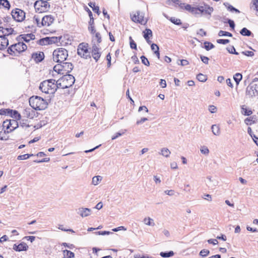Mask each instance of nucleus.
Listing matches in <instances>:
<instances>
[{
	"label": "nucleus",
	"mask_w": 258,
	"mask_h": 258,
	"mask_svg": "<svg viewBox=\"0 0 258 258\" xmlns=\"http://www.w3.org/2000/svg\"><path fill=\"white\" fill-rule=\"evenodd\" d=\"M241 113L242 114H243L244 115L249 116L252 113V111L251 109L245 108L244 105L242 106L241 107Z\"/></svg>",
	"instance_id": "473e14b6"
},
{
	"label": "nucleus",
	"mask_w": 258,
	"mask_h": 258,
	"mask_svg": "<svg viewBox=\"0 0 258 258\" xmlns=\"http://www.w3.org/2000/svg\"><path fill=\"white\" fill-rule=\"evenodd\" d=\"M210 253V251L208 249H203L200 252V255L202 257L207 256Z\"/></svg>",
	"instance_id": "6e6d98bb"
},
{
	"label": "nucleus",
	"mask_w": 258,
	"mask_h": 258,
	"mask_svg": "<svg viewBox=\"0 0 258 258\" xmlns=\"http://www.w3.org/2000/svg\"><path fill=\"white\" fill-rule=\"evenodd\" d=\"M126 132V130L122 131L121 132H119L116 133L114 136H113L111 138L112 140H114L116 139H117L118 137L123 135L125 132Z\"/></svg>",
	"instance_id": "603ef678"
},
{
	"label": "nucleus",
	"mask_w": 258,
	"mask_h": 258,
	"mask_svg": "<svg viewBox=\"0 0 258 258\" xmlns=\"http://www.w3.org/2000/svg\"><path fill=\"white\" fill-rule=\"evenodd\" d=\"M200 14L203 15H211L212 13L213 12V8L207 4L204 3V6H200L196 7Z\"/></svg>",
	"instance_id": "9b49d317"
},
{
	"label": "nucleus",
	"mask_w": 258,
	"mask_h": 258,
	"mask_svg": "<svg viewBox=\"0 0 258 258\" xmlns=\"http://www.w3.org/2000/svg\"><path fill=\"white\" fill-rule=\"evenodd\" d=\"M60 81L67 86V89L70 88L75 83V77L71 74H66L60 78Z\"/></svg>",
	"instance_id": "9d476101"
},
{
	"label": "nucleus",
	"mask_w": 258,
	"mask_h": 258,
	"mask_svg": "<svg viewBox=\"0 0 258 258\" xmlns=\"http://www.w3.org/2000/svg\"><path fill=\"white\" fill-rule=\"evenodd\" d=\"M6 123H9L10 126V131H5V134H8L13 131L14 130L17 128L19 126L18 121L14 119H7Z\"/></svg>",
	"instance_id": "2eb2a0df"
},
{
	"label": "nucleus",
	"mask_w": 258,
	"mask_h": 258,
	"mask_svg": "<svg viewBox=\"0 0 258 258\" xmlns=\"http://www.w3.org/2000/svg\"><path fill=\"white\" fill-rule=\"evenodd\" d=\"M169 4L171 3H173V5L175 6H178L180 9L183 10V7L185 5L184 3H182L179 0H169Z\"/></svg>",
	"instance_id": "c85d7f7f"
},
{
	"label": "nucleus",
	"mask_w": 258,
	"mask_h": 258,
	"mask_svg": "<svg viewBox=\"0 0 258 258\" xmlns=\"http://www.w3.org/2000/svg\"><path fill=\"white\" fill-rule=\"evenodd\" d=\"M257 116L255 115H253L249 117L245 118L244 121L246 125H251L252 124L255 123L257 122Z\"/></svg>",
	"instance_id": "393cba45"
},
{
	"label": "nucleus",
	"mask_w": 258,
	"mask_h": 258,
	"mask_svg": "<svg viewBox=\"0 0 258 258\" xmlns=\"http://www.w3.org/2000/svg\"><path fill=\"white\" fill-rule=\"evenodd\" d=\"M211 130L214 135L216 136H219L220 135V132L219 125L216 124L212 125L211 126Z\"/></svg>",
	"instance_id": "72a5a7b5"
},
{
	"label": "nucleus",
	"mask_w": 258,
	"mask_h": 258,
	"mask_svg": "<svg viewBox=\"0 0 258 258\" xmlns=\"http://www.w3.org/2000/svg\"><path fill=\"white\" fill-rule=\"evenodd\" d=\"M209 111L211 112V113H215L217 111V108L216 106H215L214 105H210L209 106Z\"/></svg>",
	"instance_id": "338daca9"
},
{
	"label": "nucleus",
	"mask_w": 258,
	"mask_h": 258,
	"mask_svg": "<svg viewBox=\"0 0 258 258\" xmlns=\"http://www.w3.org/2000/svg\"><path fill=\"white\" fill-rule=\"evenodd\" d=\"M0 32L2 33V34H1V35L4 36L5 37H7V36H9L12 34L16 35L17 34V31H15L14 29L11 27V26H1Z\"/></svg>",
	"instance_id": "f8f14e48"
},
{
	"label": "nucleus",
	"mask_w": 258,
	"mask_h": 258,
	"mask_svg": "<svg viewBox=\"0 0 258 258\" xmlns=\"http://www.w3.org/2000/svg\"><path fill=\"white\" fill-rule=\"evenodd\" d=\"M35 38V35L32 33L27 34H21L17 38V40L20 41V39L23 40L26 42H29L31 40H34Z\"/></svg>",
	"instance_id": "f3484780"
},
{
	"label": "nucleus",
	"mask_w": 258,
	"mask_h": 258,
	"mask_svg": "<svg viewBox=\"0 0 258 258\" xmlns=\"http://www.w3.org/2000/svg\"><path fill=\"white\" fill-rule=\"evenodd\" d=\"M91 213V210L87 208H80L77 210V214L80 215L82 217H86Z\"/></svg>",
	"instance_id": "a211bd4d"
},
{
	"label": "nucleus",
	"mask_w": 258,
	"mask_h": 258,
	"mask_svg": "<svg viewBox=\"0 0 258 258\" xmlns=\"http://www.w3.org/2000/svg\"><path fill=\"white\" fill-rule=\"evenodd\" d=\"M151 50L155 53V51L156 50L159 49V46L155 43H151Z\"/></svg>",
	"instance_id": "69168bd1"
},
{
	"label": "nucleus",
	"mask_w": 258,
	"mask_h": 258,
	"mask_svg": "<svg viewBox=\"0 0 258 258\" xmlns=\"http://www.w3.org/2000/svg\"><path fill=\"white\" fill-rule=\"evenodd\" d=\"M169 20L174 24L176 25H181L182 23L181 20L179 19H177L175 17H171Z\"/></svg>",
	"instance_id": "a18cd8bd"
},
{
	"label": "nucleus",
	"mask_w": 258,
	"mask_h": 258,
	"mask_svg": "<svg viewBox=\"0 0 258 258\" xmlns=\"http://www.w3.org/2000/svg\"><path fill=\"white\" fill-rule=\"evenodd\" d=\"M27 119H22L20 121V126L24 127L25 126L29 127V125L27 124Z\"/></svg>",
	"instance_id": "680f3d73"
},
{
	"label": "nucleus",
	"mask_w": 258,
	"mask_h": 258,
	"mask_svg": "<svg viewBox=\"0 0 258 258\" xmlns=\"http://www.w3.org/2000/svg\"><path fill=\"white\" fill-rule=\"evenodd\" d=\"M1 6L9 10L11 7V5L8 0H0V7Z\"/></svg>",
	"instance_id": "f704fd0d"
},
{
	"label": "nucleus",
	"mask_w": 258,
	"mask_h": 258,
	"mask_svg": "<svg viewBox=\"0 0 258 258\" xmlns=\"http://www.w3.org/2000/svg\"><path fill=\"white\" fill-rule=\"evenodd\" d=\"M33 19L38 27H41L42 26H43V22L42 20L41 22H40V19L37 16L35 15L33 17Z\"/></svg>",
	"instance_id": "37998d69"
},
{
	"label": "nucleus",
	"mask_w": 258,
	"mask_h": 258,
	"mask_svg": "<svg viewBox=\"0 0 258 258\" xmlns=\"http://www.w3.org/2000/svg\"><path fill=\"white\" fill-rule=\"evenodd\" d=\"M101 177L100 176H96L93 177L92 178V184L96 185H97L99 183V181L101 180Z\"/></svg>",
	"instance_id": "3c124183"
},
{
	"label": "nucleus",
	"mask_w": 258,
	"mask_h": 258,
	"mask_svg": "<svg viewBox=\"0 0 258 258\" xmlns=\"http://www.w3.org/2000/svg\"><path fill=\"white\" fill-rule=\"evenodd\" d=\"M246 95L250 98H253L258 95V85L250 83L246 88Z\"/></svg>",
	"instance_id": "1a4fd4ad"
},
{
	"label": "nucleus",
	"mask_w": 258,
	"mask_h": 258,
	"mask_svg": "<svg viewBox=\"0 0 258 258\" xmlns=\"http://www.w3.org/2000/svg\"><path fill=\"white\" fill-rule=\"evenodd\" d=\"M9 45V40L7 37L0 35V50H5Z\"/></svg>",
	"instance_id": "4be33fe9"
},
{
	"label": "nucleus",
	"mask_w": 258,
	"mask_h": 258,
	"mask_svg": "<svg viewBox=\"0 0 258 258\" xmlns=\"http://www.w3.org/2000/svg\"><path fill=\"white\" fill-rule=\"evenodd\" d=\"M226 49L228 51V52L231 54H235V55H238L239 54L238 52H237L236 51V50L233 46H232L231 47V48L227 47L226 48Z\"/></svg>",
	"instance_id": "864d4df0"
},
{
	"label": "nucleus",
	"mask_w": 258,
	"mask_h": 258,
	"mask_svg": "<svg viewBox=\"0 0 258 258\" xmlns=\"http://www.w3.org/2000/svg\"><path fill=\"white\" fill-rule=\"evenodd\" d=\"M29 104L35 110H44L48 106L46 100L38 96H33L29 98Z\"/></svg>",
	"instance_id": "f257e3e1"
},
{
	"label": "nucleus",
	"mask_w": 258,
	"mask_h": 258,
	"mask_svg": "<svg viewBox=\"0 0 258 258\" xmlns=\"http://www.w3.org/2000/svg\"><path fill=\"white\" fill-rule=\"evenodd\" d=\"M100 48L99 45L97 46L96 44H93L91 50L92 56L96 62L98 60L101 56V52L100 51Z\"/></svg>",
	"instance_id": "ddd939ff"
},
{
	"label": "nucleus",
	"mask_w": 258,
	"mask_h": 258,
	"mask_svg": "<svg viewBox=\"0 0 258 258\" xmlns=\"http://www.w3.org/2000/svg\"><path fill=\"white\" fill-rule=\"evenodd\" d=\"M199 56L202 62L206 64H208L209 63V58L205 56L202 55L201 54H199Z\"/></svg>",
	"instance_id": "5fc2aeb1"
},
{
	"label": "nucleus",
	"mask_w": 258,
	"mask_h": 258,
	"mask_svg": "<svg viewBox=\"0 0 258 258\" xmlns=\"http://www.w3.org/2000/svg\"><path fill=\"white\" fill-rule=\"evenodd\" d=\"M88 44L85 43H80L77 49V53L79 55H81V51H83V57L85 59L90 58L91 57L90 52L88 51Z\"/></svg>",
	"instance_id": "6e6552de"
},
{
	"label": "nucleus",
	"mask_w": 258,
	"mask_h": 258,
	"mask_svg": "<svg viewBox=\"0 0 258 258\" xmlns=\"http://www.w3.org/2000/svg\"><path fill=\"white\" fill-rule=\"evenodd\" d=\"M68 56V50L63 48H57L53 52V59L56 62L62 63L67 59Z\"/></svg>",
	"instance_id": "20e7f679"
},
{
	"label": "nucleus",
	"mask_w": 258,
	"mask_h": 258,
	"mask_svg": "<svg viewBox=\"0 0 258 258\" xmlns=\"http://www.w3.org/2000/svg\"><path fill=\"white\" fill-rule=\"evenodd\" d=\"M227 23L229 24V25L230 26V27L234 30V28H235V23H234V22L231 20V19H227Z\"/></svg>",
	"instance_id": "052dcab7"
},
{
	"label": "nucleus",
	"mask_w": 258,
	"mask_h": 258,
	"mask_svg": "<svg viewBox=\"0 0 258 258\" xmlns=\"http://www.w3.org/2000/svg\"><path fill=\"white\" fill-rule=\"evenodd\" d=\"M36 112L31 108H28L24 109L23 114L24 117L33 118L35 115Z\"/></svg>",
	"instance_id": "412c9836"
},
{
	"label": "nucleus",
	"mask_w": 258,
	"mask_h": 258,
	"mask_svg": "<svg viewBox=\"0 0 258 258\" xmlns=\"http://www.w3.org/2000/svg\"><path fill=\"white\" fill-rule=\"evenodd\" d=\"M240 34L244 36H250L253 33L246 28L244 27L240 31Z\"/></svg>",
	"instance_id": "c756f323"
},
{
	"label": "nucleus",
	"mask_w": 258,
	"mask_h": 258,
	"mask_svg": "<svg viewBox=\"0 0 258 258\" xmlns=\"http://www.w3.org/2000/svg\"><path fill=\"white\" fill-rule=\"evenodd\" d=\"M130 47L133 49L137 50V46L136 43L134 41L131 36L129 37Z\"/></svg>",
	"instance_id": "c03bdc74"
},
{
	"label": "nucleus",
	"mask_w": 258,
	"mask_h": 258,
	"mask_svg": "<svg viewBox=\"0 0 258 258\" xmlns=\"http://www.w3.org/2000/svg\"><path fill=\"white\" fill-rule=\"evenodd\" d=\"M136 13L137 14H134V15H131L132 20L136 23L144 24L143 23L144 16L143 15H140V11H137Z\"/></svg>",
	"instance_id": "dca6fc26"
},
{
	"label": "nucleus",
	"mask_w": 258,
	"mask_h": 258,
	"mask_svg": "<svg viewBox=\"0 0 258 258\" xmlns=\"http://www.w3.org/2000/svg\"><path fill=\"white\" fill-rule=\"evenodd\" d=\"M47 1H36L34 5L36 11L39 13L47 12L50 8V5Z\"/></svg>",
	"instance_id": "39448f33"
},
{
	"label": "nucleus",
	"mask_w": 258,
	"mask_h": 258,
	"mask_svg": "<svg viewBox=\"0 0 258 258\" xmlns=\"http://www.w3.org/2000/svg\"><path fill=\"white\" fill-rule=\"evenodd\" d=\"M50 158H45L44 159H42L41 160H35L34 161V162L37 163H40L42 162H47L49 161Z\"/></svg>",
	"instance_id": "e2e57ef3"
},
{
	"label": "nucleus",
	"mask_w": 258,
	"mask_h": 258,
	"mask_svg": "<svg viewBox=\"0 0 258 258\" xmlns=\"http://www.w3.org/2000/svg\"><path fill=\"white\" fill-rule=\"evenodd\" d=\"M44 53L42 51L33 53L31 58L34 59L36 63L41 62L44 58Z\"/></svg>",
	"instance_id": "4468645a"
},
{
	"label": "nucleus",
	"mask_w": 258,
	"mask_h": 258,
	"mask_svg": "<svg viewBox=\"0 0 258 258\" xmlns=\"http://www.w3.org/2000/svg\"><path fill=\"white\" fill-rule=\"evenodd\" d=\"M160 255L162 257H169L174 255V252L171 250L169 251L161 252Z\"/></svg>",
	"instance_id": "c9c22d12"
},
{
	"label": "nucleus",
	"mask_w": 258,
	"mask_h": 258,
	"mask_svg": "<svg viewBox=\"0 0 258 258\" xmlns=\"http://www.w3.org/2000/svg\"><path fill=\"white\" fill-rule=\"evenodd\" d=\"M27 48V46L24 42H18L9 46L7 49V52L10 55L16 56L25 51Z\"/></svg>",
	"instance_id": "7ed1b4c3"
},
{
	"label": "nucleus",
	"mask_w": 258,
	"mask_h": 258,
	"mask_svg": "<svg viewBox=\"0 0 258 258\" xmlns=\"http://www.w3.org/2000/svg\"><path fill=\"white\" fill-rule=\"evenodd\" d=\"M201 152L205 155H208L209 153L208 148L206 146H203L200 150Z\"/></svg>",
	"instance_id": "13d9d810"
},
{
	"label": "nucleus",
	"mask_w": 258,
	"mask_h": 258,
	"mask_svg": "<svg viewBox=\"0 0 258 258\" xmlns=\"http://www.w3.org/2000/svg\"><path fill=\"white\" fill-rule=\"evenodd\" d=\"M161 154L166 158L169 157V155L171 153L170 150L166 148H162L161 150Z\"/></svg>",
	"instance_id": "ea45409f"
},
{
	"label": "nucleus",
	"mask_w": 258,
	"mask_h": 258,
	"mask_svg": "<svg viewBox=\"0 0 258 258\" xmlns=\"http://www.w3.org/2000/svg\"><path fill=\"white\" fill-rule=\"evenodd\" d=\"M32 156H33V154H24V155H20L18 156L17 159L18 160H25Z\"/></svg>",
	"instance_id": "09e8293b"
},
{
	"label": "nucleus",
	"mask_w": 258,
	"mask_h": 258,
	"mask_svg": "<svg viewBox=\"0 0 258 258\" xmlns=\"http://www.w3.org/2000/svg\"><path fill=\"white\" fill-rule=\"evenodd\" d=\"M55 88H56V91L57 89L62 88L63 89H67V86L63 83L61 81H60V78L57 81H55L54 82Z\"/></svg>",
	"instance_id": "bb28decb"
},
{
	"label": "nucleus",
	"mask_w": 258,
	"mask_h": 258,
	"mask_svg": "<svg viewBox=\"0 0 258 258\" xmlns=\"http://www.w3.org/2000/svg\"><path fill=\"white\" fill-rule=\"evenodd\" d=\"M62 68L63 69V72L64 74H69L73 70L74 66L71 62H68L63 61L62 62Z\"/></svg>",
	"instance_id": "aec40b11"
},
{
	"label": "nucleus",
	"mask_w": 258,
	"mask_h": 258,
	"mask_svg": "<svg viewBox=\"0 0 258 258\" xmlns=\"http://www.w3.org/2000/svg\"><path fill=\"white\" fill-rule=\"evenodd\" d=\"M4 22L5 23L4 26L7 27L13 26L14 25L12 24V22H14L13 19L10 16L4 17L3 18Z\"/></svg>",
	"instance_id": "a878e982"
},
{
	"label": "nucleus",
	"mask_w": 258,
	"mask_h": 258,
	"mask_svg": "<svg viewBox=\"0 0 258 258\" xmlns=\"http://www.w3.org/2000/svg\"><path fill=\"white\" fill-rule=\"evenodd\" d=\"M96 233L98 235H109L110 234H112V232L108 231H100L97 232Z\"/></svg>",
	"instance_id": "0e129e2a"
},
{
	"label": "nucleus",
	"mask_w": 258,
	"mask_h": 258,
	"mask_svg": "<svg viewBox=\"0 0 258 258\" xmlns=\"http://www.w3.org/2000/svg\"><path fill=\"white\" fill-rule=\"evenodd\" d=\"M143 37L146 40L147 42L150 44L151 43V41L150 40V38L152 37L153 33L151 29L146 28L143 32Z\"/></svg>",
	"instance_id": "5701e85b"
},
{
	"label": "nucleus",
	"mask_w": 258,
	"mask_h": 258,
	"mask_svg": "<svg viewBox=\"0 0 258 258\" xmlns=\"http://www.w3.org/2000/svg\"><path fill=\"white\" fill-rule=\"evenodd\" d=\"M62 38V37L61 36L58 37H46L40 39L39 40L37 41V43L39 45L42 46L50 45L52 44H55L58 42H60Z\"/></svg>",
	"instance_id": "423d86ee"
},
{
	"label": "nucleus",
	"mask_w": 258,
	"mask_h": 258,
	"mask_svg": "<svg viewBox=\"0 0 258 258\" xmlns=\"http://www.w3.org/2000/svg\"><path fill=\"white\" fill-rule=\"evenodd\" d=\"M241 53L243 55H245L247 56H253L254 55V53L251 51L246 50L244 51H242Z\"/></svg>",
	"instance_id": "bf43d9fd"
},
{
	"label": "nucleus",
	"mask_w": 258,
	"mask_h": 258,
	"mask_svg": "<svg viewBox=\"0 0 258 258\" xmlns=\"http://www.w3.org/2000/svg\"><path fill=\"white\" fill-rule=\"evenodd\" d=\"M141 59L142 61V62L146 66H150V62L148 59L147 58V57L144 55H142L141 56Z\"/></svg>",
	"instance_id": "8fccbe9b"
},
{
	"label": "nucleus",
	"mask_w": 258,
	"mask_h": 258,
	"mask_svg": "<svg viewBox=\"0 0 258 258\" xmlns=\"http://www.w3.org/2000/svg\"><path fill=\"white\" fill-rule=\"evenodd\" d=\"M88 30L90 31V32L92 34H94V33H96V30H95V27H94V25H89Z\"/></svg>",
	"instance_id": "774afa93"
},
{
	"label": "nucleus",
	"mask_w": 258,
	"mask_h": 258,
	"mask_svg": "<svg viewBox=\"0 0 258 258\" xmlns=\"http://www.w3.org/2000/svg\"><path fill=\"white\" fill-rule=\"evenodd\" d=\"M54 18L51 15H46L42 18L43 26H50L54 21Z\"/></svg>",
	"instance_id": "b1692460"
},
{
	"label": "nucleus",
	"mask_w": 258,
	"mask_h": 258,
	"mask_svg": "<svg viewBox=\"0 0 258 258\" xmlns=\"http://www.w3.org/2000/svg\"><path fill=\"white\" fill-rule=\"evenodd\" d=\"M62 251L63 254V258H73L75 256L74 253L70 250L65 249Z\"/></svg>",
	"instance_id": "2f4dec72"
},
{
	"label": "nucleus",
	"mask_w": 258,
	"mask_h": 258,
	"mask_svg": "<svg viewBox=\"0 0 258 258\" xmlns=\"http://www.w3.org/2000/svg\"><path fill=\"white\" fill-rule=\"evenodd\" d=\"M13 248L16 251H26L28 249V246L26 243L22 242L18 245L14 244Z\"/></svg>",
	"instance_id": "6ab92c4d"
},
{
	"label": "nucleus",
	"mask_w": 258,
	"mask_h": 258,
	"mask_svg": "<svg viewBox=\"0 0 258 258\" xmlns=\"http://www.w3.org/2000/svg\"><path fill=\"white\" fill-rule=\"evenodd\" d=\"M233 79L236 85H238L242 79V76L241 74L237 73L233 76Z\"/></svg>",
	"instance_id": "58836bf2"
},
{
	"label": "nucleus",
	"mask_w": 258,
	"mask_h": 258,
	"mask_svg": "<svg viewBox=\"0 0 258 258\" xmlns=\"http://www.w3.org/2000/svg\"><path fill=\"white\" fill-rule=\"evenodd\" d=\"M144 222L148 226H154L155 225L154 220L150 217L145 218L144 219Z\"/></svg>",
	"instance_id": "4c0bfd02"
},
{
	"label": "nucleus",
	"mask_w": 258,
	"mask_h": 258,
	"mask_svg": "<svg viewBox=\"0 0 258 258\" xmlns=\"http://www.w3.org/2000/svg\"><path fill=\"white\" fill-rule=\"evenodd\" d=\"M11 16L14 21L22 22L25 18V13L21 9L16 8L11 12Z\"/></svg>",
	"instance_id": "0eeeda50"
},
{
	"label": "nucleus",
	"mask_w": 258,
	"mask_h": 258,
	"mask_svg": "<svg viewBox=\"0 0 258 258\" xmlns=\"http://www.w3.org/2000/svg\"><path fill=\"white\" fill-rule=\"evenodd\" d=\"M12 111V109L7 108V109H0V115H9L10 116L11 112Z\"/></svg>",
	"instance_id": "79ce46f5"
},
{
	"label": "nucleus",
	"mask_w": 258,
	"mask_h": 258,
	"mask_svg": "<svg viewBox=\"0 0 258 258\" xmlns=\"http://www.w3.org/2000/svg\"><path fill=\"white\" fill-rule=\"evenodd\" d=\"M54 82H55V80L54 79L43 81L40 83L39 88L43 93L53 94L56 92Z\"/></svg>",
	"instance_id": "f03ea898"
},
{
	"label": "nucleus",
	"mask_w": 258,
	"mask_h": 258,
	"mask_svg": "<svg viewBox=\"0 0 258 258\" xmlns=\"http://www.w3.org/2000/svg\"><path fill=\"white\" fill-rule=\"evenodd\" d=\"M230 42L229 39H219L217 40V42L219 44H226Z\"/></svg>",
	"instance_id": "4d7b16f0"
},
{
	"label": "nucleus",
	"mask_w": 258,
	"mask_h": 258,
	"mask_svg": "<svg viewBox=\"0 0 258 258\" xmlns=\"http://www.w3.org/2000/svg\"><path fill=\"white\" fill-rule=\"evenodd\" d=\"M53 70L57 72L58 74H64V72H63V69L62 68V63H58L55 65L53 67Z\"/></svg>",
	"instance_id": "7c9ffc66"
},
{
	"label": "nucleus",
	"mask_w": 258,
	"mask_h": 258,
	"mask_svg": "<svg viewBox=\"0 0 258 258\" xmlns=\"http://www.w3.org/2000/svg\"><path fill=\"white\" fill-rule=\"evenodd\" d=\"M11 117L14 118V120H16L17 121L18 120H20L21 118V114L18 112L17 110H12L11 112L10 116Z\"/></svg>",
	"instance_id": "cd10ccee"
},
{
	"label": "nucleus",
	"mask_w": 258,
	"mask_h": 258,
	"mask_svg": "<svg viewBox=\"0 0 258 258\" xmlns=\"http://www.w3.org/2000/svg\"><path fill=\"white\" fill-rule=\"evenodd\" d=\"M251 4H252L251 7L256 11V15L258 16V0H252Z\"/></svg>",
	"instance_id": "de8ad7c7"
},
{
	"label": "nucleus",
	"mask_w": 258,
	"mask_h": 258,
	"mask_svg": "<svg viewBox=\"0 0 258 258\" xmlns=\"http://www.w3.org/2000/svg\"><path fill=\"white\" fill-rule=\"evenodd\" d=\"M197 79L198 81L202 82H205L207 80V76L203 74L200 73L197 76Z\"/></svg>",
	"instance_id": "a19ab883"
},
{
	"label": "nucleus",
	"mask_w": 258,
	"mask_h": 258,
	"mask_svg": "<svg viewBox=\"0 0 258 258\" xmlns=\"http://www.w3.org/2000/svg\"><path fill=\"white\" fill-rule=\"evenodd\" d=\"M218 35L219 36L232 37V33H230L229 32L224 31H223V30L219 31V33H218Z\"/></svg>",
	"instance_id": "49530a36"
},
{
	"label": "nucleus",
	"mask_w": 258,
	"mask_h": 258,
	"mask_svg": "<svg viewBox=\"0 0 258 258\" xmlns=\"http://www.w3.org/2000/svg\"><path fill=\"white\" fill-rule=\"evenodd\" d=\"M204 44V46L203 47L207 51H209L215 47V46L213 43L208 41H205Z\"/></svg>",
	"instance_id": "e433bc0d"
}]
</instances>
